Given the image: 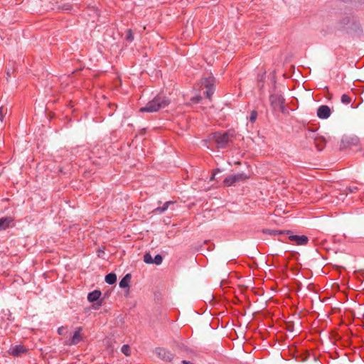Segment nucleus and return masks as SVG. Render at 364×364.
I'll return each mask as SVG.
<instances>
[{"label": "nucleus", "instance_id": "20", "mask_svg": "<svg viewBox=\"0 0 364 364\" xmlns=\"http://www.w3.org/2000/svg\"><path fill=\"white\" fill-rule=\"evenodd\" d=\"M121 350L126 356L130 355L131 349L129 345H123Z\"/></svg>", "mask_w": 364, "mask_h": 364}, {"label": "nucleus", "instance_id": "24", "mask_svg": "<svg viewBox=\"0 0 364 364\" xmlns=\"http://www.w3.org/2000/svg\"><path fill=\"white\" fill-rule=\"evenodd\" d=\"M257 117V112L255 110H252L251 112L250 116V121L251 122H255L256 121Z\"/></svg>", "mask_w": 364, "mask_h": 364}, {"label": "nucleus", "instance_id": "28", "mask_svg": "<svg viewBox=\"0 0 364 364\" xmlns=\"http://www.w3.org/2000/svg\"><path fill=\"white\" fill-rule=\"evenodd\" d=\"M182 363L183 364H193V363H191L190 361H187V360H183Z\"/></svg>", "mask_w": 364, "mask_h": 364}, {"label": "nucleus", "instance_id": "15", "mask_svg": "<svg viewBox=\"0 0 364 364\" xmlns=\"http://www.w3.org/2000/svg\"><path fill=\"white\" fill-rule=\"evenodd\" d=\"M105 282L109 284H113L117 282V275L114 273H109L105 276Z\"/></svg>", "mask_w": 364, "mask_h": 364}, {"label": "nucleus", "instance_id": "22", "mask_svg": "<svg viewBox=\"0 0 364 364\" xmlns=\"http://www.w3.org/2000/svg\"><path fill=\"white\" fill-rule=\"evenodd\" d=\"M126 40L129 42H132L134 41V34L131 29H129L127 31Z\"/></svg>", "mask_w": 364, "mask_h": 364}, {"label": "nucleus", "instance_id": "2", "mask_svg": "<svg viewBox=\"0 0 364 364\" xmlns=\"http://www.w3.org/2000/svg\"><path fill=\"white\" fill-rule=\"evenodd\" d=\"M235 136V132L233 129H229L224 132H217L211 134L213 139L217 144L218 148L224 149L228 146Z\"/></svg>", "mask_w": 364, "mask_h": 364}, {"label": "nucleus", "instance_id": "11", "mask_svg": "<svg viewBox=\"0 0 364 364\" xmlns=\"http://www.w3.org/2000/svg\"><path fill=\"white\" fill-rule=\"evenodd\" d=\"M14 219L10 216L0 218V231L4 230L12 225Z\"/></svg>", "mask_w": 364, "mask_h": 364}, {"label": "nucleus", "instance_id": "8", "mask_svg": "<svg viewBox=\"0 0 364 364\" xmlns=\"http://www.w3.org/2000/svg\"><path fill=\"white\" fill-rule=\"evenodd\" d=\"M331 114V109L327 105H321L317 109V117L320 119H328Z\"/></svg>", "mask_w": 364, "mask_h": 364}, {"label": "nucleus", "instance_id": "21", "mask_svg": "<svg viewBox=\"0 0 364 364\" xmlns=\"http://www.w3.org/2000/svg\"><path fill=\"white\" fill-rule=\"evenodd\" d=\"M7 114V108L3 106L0 107V121L3 122L4 119Z\"/></svg>", "mask_w": 364, "mask_h": 364}, {"label": "nucleus", "instance_id": "26", "mask_svg": "<svg viewBox=\"0 0 364 364\" xmlns=\"http://www.w3.org/2000/svg\"><path fill=\"white\" fill-rule=\"evenodd\" d=\"M62 9L65 11H70L72 9V6L70 4H65L62 6Z\"/></svg>", "mask_w": 364, "mask_h": 364}, {"label": "nucleus", "instance_id": "18", "mask_svg": "<svg viewBox=\"0 0 364 364\" xmlns=\"http://www.w3.org/2000/svg\"><path fill=\"white\" fill-rule=\"evenodd\" d=\"M152 256L150 253H146L144 255V262L146 264H154Z\"/></svg>", "mask_w": 364, "mask_h": 364}, {"label": "nucleus", "instance_id": "17", "mask_svg": "<svg viewBox=\"0 0 364 364\" xmlns=\"http://www.w3.org/2000/svg\"><path fill=\"white\" fill-rule=\"evenodd\" d=\"M341 100L342 103H343L345 105H348L350 103L352 99L348 95L343 94L341 96Z\"/></svg>", "mask_w": 364, "mask_h": 364}, {"label": "nucleus", "instance_id": "25", "mask_svg": "<svg viewBox=\"0 0 364 364\" xmlns=\"http://www.w3.org/2000/svg\"><path fill=\"white\" fill-rule=\"evenodd\" d=\"M67 333V327L60 326L58 328V333L60 336H64Z\"/></svg>", "mask_w": 364, "mask_h": 364}, {"label": "nucleus", "instance_id": "23", "mask_svg": "<svg viewBox=\"0 0 364 364\" xmlns=\"http://www.w3.org/2000/svg\"><path fill=\"white\" fill-rule=\"evenodd\" d=\"M153 261H154V264H156L157 265L161 264L163 261V257L161 255L158 254L154 257Z\"/></svg>", "mask_w": 364, "mask_h": 364}, {"label": "nucleus", "instance_id": "29", "mask_svg": "<svg viewBox=\"0 0 364 364\" xmlns=\"http://www.w3.org/2000/svg\"><path fill=\"white\" fill-rule=\"evenodd\" d=\"M356 189H357V187L353 188V189H350V191L353 192V191H354Z\"/></svg>", "mask_w": 364, "mask_h": 364}, {"label": "nucleus", "instance_id": "27", "mask_svg": "<svg viewBox=\"0 0 364 364\" xmlns=\"http://www.w3.org/2000/svg\"><path fill=\"white\" fill-rule=\"evenodd\" d=\"M201 100V97L200 96H198L196 97H194L192 101L193 102H198L200 100Z\"/></svg>", "mask_w": 364, "mask_h": 364}, {"label": "nucleus", "instance_id": "12", "mask_svg": "<svg viewBox=\"0 0 364 364\" xmlns=\"http://www.w3.org/2000/svg\"><path fill=\"white\" fill-rule=\"evenodd\" d=\"M314 145L318 151H322L326 146V140L321 136L314 137Z\"/></svg>", "mask_w": 364, "mask_h": 364}, {"label": "nucleus", "instance_id": "7", "mask_svg": "<svg viewBox=\"0 0 364 364\" xmlns=\"http://www.w3.org/2000/svg\"><path fill=\"white\" fill-rule=\"evenodd\" d=\"M82 331V327H77L74 332L73 336L70 338V339L66 342V344L68 346H74L77 344L81 340V331Z\"/></svg>", "mask_w": 364, "mask_h": 364}, {"label": "nucleus", "instance_id": "4", "mask_svg": "<svg viewBox=\"0 0 364 364\" xmlns=\"http://www.w3.org/2000/svg\"><path fill=\"white\" fill-rule=\"evenodd\" d=\"M269 102L274 110L284 112L285 100L282 95L278 93L272 94L269 96Z\"/></svg>", "mask_w": 364, "mask_h": 364}, {"label": "nucleus", "instance_id": "5", "mask_svg": "<svg viewBox=\"0 0 364 364\" xmlns=\"http://www.w3.org/2000/svg\"><path fill=\"white\" fill-rule=\"evenodd\" d=\"M215 79L213 76H209L208 77H205L203 80V85H204L205 87L206 88L205 94L206 97L209 100H211V97L215 92Z\"/></svg>", "mask_w": 364, "mask_h": 364}, {"label": "nucleus", "instance_id": "6", "mask_svg": "<svg viewBox=\"0 0 364 364\" xmlns=\"http://www.w3.org/2000/svg\"><path fill=\"white\" fill-rule=\"evenodd\" d=\"M154 353L158 358L165 362H171L174 358V355L170 350L164 348H156Z\"/></svg>", "mask_w": 364, "mask_h": 364}, {"label": "nucleus", "instance_id": "3", "mask_svg": "<svg viewBox=\"0 0 364 364\" xmlns=\"http://www.w3.org/2000/svg\"><path fill=\"white\" fill-rule=\"evenodd\" d=\"M249 178L250 176L245 173H238L226 177L223 181V183L225 186L229 187L234 186L237 183L243 182Z\"/></svg>", "mask_w": 364, "mask_h": 364}, {"label": "nucleus", "instance_id": "1", "mask_svg": "<svg viewBox=\"0 0 364 364\" xmlns=\"http://www.w3.org/2000/svg\"><path fill=\"white\" fill-rule=\"evenodd\" d=\"M170 100L165 96L156 95L152 100L149 101L144 107L139 109L140 112H155L161 109L166 107Z\"/></svg>", "mask_w": 364, "mask_h": 364}, {"label": "nucleus", "instance_id": "19", "mask_svg": "<svg viewBox=\"0 0 364 364\" xmlns=\"http://www.w3.org/2000/svg\"><path fill=\"white\" fill-rule=\"evenodd\" d=\"M172 203L171 201H168V202H166L164 205L162 207H159L156 209V211L159 212V213H163L164 212L165 210H166L168 208V205Z\"/></svg>", "mask_w": 364, "mask_h": 364}, {"label": "nucleus", "instance_id": "13", "mask_svg": "<svg viewBox=\"0 0 364 364\" xmlns=\"http://www.w3.org/2000/svg\"><path fill=\"white\" fill-rule=\"evenodd\" d=\"M101 291L100 290H94L93 291L90 292L87 295V300L90 302H94L97 301L100 296H101Z\"/></svg>", "mask_w": 364, "mask_h": 364}, {"label": "nucleus", "instance_id": "14", "mask_svg": "<svg viewBox=\"0 0 364 364\" xmlns=\"http://www.w3.org/2000/svg\"><path fill=\"white\" fill-rule=\"evenodd\" d=\"M131 280V275L129 274H126L119 282V287L121 288L129 287V283Z\"/></svg>", "mask_w": 364, "mask_h": 364}, {"label": "nucleus", "instance_id": "16", "mask_svg": "<svg viewBox=\"0 0 364 364\" xmlns=\"http://www.w3.org/2000/svg\"><path fill=\"white\" fill-rule=\"evenodd\" d=\"M263 232L264 233H267L269 235H280V234H289L290 232L289 230L279 231V230H265Z\"/></svg>", "mask_w": 364, "mask_h": 364}, {"label": "nucleus", "instance_id": "10", "mask_svg": "<svg viewBox=\"0 0 364 364\" xmlns=\"http://www.w3.org/2000/svg\"><path fill=\"white\" fill-rule=\"evenodd\" d=\"M27 348H25L23 346L16 345L14 346H11L9 350V353L10 355H12L13 356L18 357L21 354L27 352Z\"/></svg>", "mask_w": 364, "mask_h": 364}, {"label": "nucleus", "instance_id": "9", "mask_svg": "<svg viewBox=\"0 0 364 364\" xmlns=\"http://www.w3.org/2000/svg\"><path fill=\"white\" fill-rule=\"evenodd\" d=\"M289 239L297 245H306L309 242V238L306 235H291L289 236Z\"/></svg>", "mask_w": 364, "mask_h": 364}]
</instances>
